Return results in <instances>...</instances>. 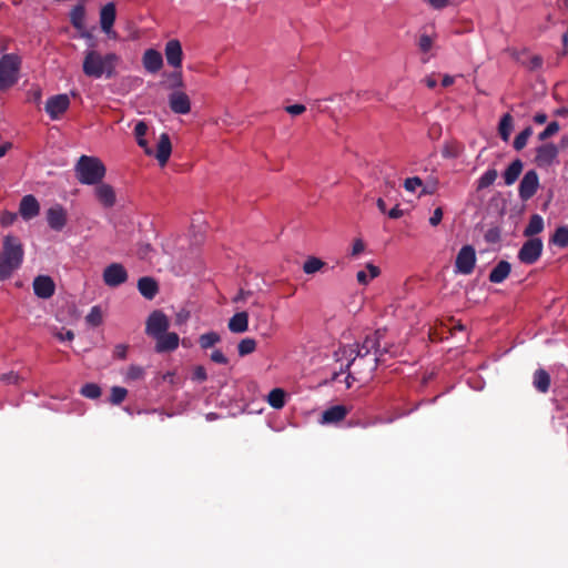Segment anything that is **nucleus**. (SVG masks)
<instances>
[{
    "mask_svg": "<svg viewBox=\"0 0 568 568\" xmlns=\"http://www.w3.org/2000/svg\"><path fill=\"white\" fill-rule=\"evenodd\" d=\"M385 333V329H376L368 334L361 344L343 346L335 353V355L338 356L342 354V356H352L356 354L357 356H361L362 359H365V367L356 368V373L362 374L374 372L377 368L378 363L384 361L385 355L395 356L397 353L393 344L384 343L382 345Z\"/></svg>",
    "mask_w": 568,
    "mask_h": 568,
    "instance_id": "f257e3e1",
    "label": "nucleus"
},
{
    "mask_svg": "<svg viewBox=\"0 0 568 568\" xmlns=\"http://www.w3.org/2000/svg\"><path fill=\"white\" fill-rule=\"evenodd\" d=\"M119 57L115 53L102 54L98 50L90 49L84 52L82 63L83 73L93 79L102 77L111 79L115 75V68Z\"/></svg>",
    "mask_w": 568,
    "mask_h": 568,
    "instance_id": "f03ea898",
    "label": "nucleus"
},
{
    "mask_svg": "<svg viewBox=\"0 0 568 568\" xmlns=\"http://www.w3.org/2000/svg\"><path fill=\"white\" fill-rule=\"evenodd\" d=\"M23 255L20 240L12 235L4 236L0 252V281L8 280L21 266Z\"/></svg>",
    "mask_w": 568,
    "mask_h": 568,
    "instance_id": "7ed1b4c3",
    "label": "nucleus"
},
{
    "mask_svg": "<svg viewBox=\"0 0 568 568\" xmlns=\"http://www.w3.org/2000/svg\"><path fill=\"white\" fill-rule=\"evenodd\" d=\"M149 126L144 121H139L134 126V136L140 148L146 155H154L161 166L165 165L172 152V144L168 133H162L156 144V152L149 146L145 135Z\"/></svg>",
    "mask_w": 568,
    "mask_h": 568,
    "instance_id": "20e7f679",
    "label": "nucleus"
},
{
    "mask_svg": "<svg viewBox=\"0 0 568 568\" xmlns=\"http://www.w3.org/2000/svg\"><path fill=\"white\" fill-rule=\"evenodd\" d=\"M78 181L84 185H95L102 182L106 168L97 156L81 155L74 166Z\"/></svg>",
    "mask_w": 568,
    "mask_h": 568,
    "instance_id": "39448f33",
    "label": "nucleus"
},
{
    "mask_svg": "<svg viewBox=\"0 0 568 568\" xmlns=\"http://www.w3.org/2000/svg\"><path fill=\"white\" fill-rule=\"evenodd\" d=\"M22 58L17 53H6L0 58V91H7L18 83Z\"/></svg>",
    "mask_w": 568,
    "mask_h": 568,
    "instance_id": "423d86ee",
    "label": "nucleus"
},
{
    "mask_svg": "<svg viewBox=\"0 0 568 568\" xmlns=\"http://www.w3.org/2000/svg\"><path fill=\"white\" fill-rule=\"evenodd\" d=\"M347 358V362L345 365H341L339 371L334 372L332 375V381L336 382L338 381L339 376L344 373H347L344 382L346 384V387L349 388L352 386L353 382H367L372 378L374 372H367V373H356V368L358 367H365V359L361 356H357L356 354L352 356H345Z\"/></svg>",
    "mask_w": 568,
    "mask_h": 568,
    "instance_id": "0eeeda50",
    "label": "nucleus"
},
{
    "mask_svg": "<svg viewBox=\"0 0 568 568\" xmlns=\"http://www.w3.org/2000/svg\"><path fill=\"white\" fill-rule=\"evenodd\" d=\"M542 251L544 244L541 239L531 237L524 242L518 251L517 257L520 263L532 265L541 257Z\"/></svg>",
    "mask_w": 568,
    "mask_h": 568,
    "instance_id": "6e6552de",
    "label": "nucleus"
},
{
    "mask_svg": "<svg viewBox=\"0 0 568 568\" xmlns=\"http://www.w3.org/2000/svg\"><path fill=\"white\" fill-rule=\"evenodd\" d=\"M476 251L471 245H464L455 260V273L469 275L476 265Z\"/></svg>",
    "mask_w": 568,
    "mask_h": 568,
    "instance_id": "1a4fd4ad",
    "label": "nucleus"
},
{
    "mask_svg": "<svg viewBox=\"0 0 568 568\" xmlns=\"http://www.w3.org/2000/svg\"><path fill=\"white\" fill-rule=\"evenodd\" d=\"M170 326L168 316L160 310L153 311L145 322L146 335L155 338L159 335L166 333Z\"/></svg>",
    "mask_w": 568,
    "mask_h": 568,
    "instance_id": "9d476101",
    "label": "nucleus"
},
{
    "mask_svg": "<svg viewBox=\"0 0 568 568\" xmlns=\"http://www.w3.org/2000/svg\"><path fill=\"white\" fill-rule=\"evenodd\" d=\"M103 282L109 287H118L128 281V272L120 263L108 265L102 274Z\"/></svg>",
    "mask_w": 568,
    "mask_h": 568,
    "instance_id": "9b49d317",
    "label": "nucleus"
},
{
    "mask_svg": "<svg viewBox=\"0 0 568 568\" xmlns=\"http://www.w3.org/2000/svg\"><path fill=\"white\" fill-rule=\"evenodd\" d=\"M539 187V176L535 170H529L525 173L518 187L519 197L523 201L531 199Z\"/></svg>",
    "mask_w": 568,
    "mask_h": 568,
    "instance_id": "f8f14e48",
    "label": "nucleus"
},
{
    "mask_svg": "<svg viewBox=\"0 0 568 568\" xmlns=\"http://www.w3.org/2000/svg\"><path fill=\"white\" fill-rule=\"evenodd\" d=\"M70 106V99L67 94H57L45 102V112L52 120L59 119Z\"/></svg>",
    "mask_w": 568,
    "mask_h": 568,
    "instance_id": "ddd939ff",
    "label": "nucleus"
},
{
    "mask_svg": "<svg viewBox=\"0 0 568 568\" xmlns=\"http://www.w3.org/2000/svg\"><path fill=\"white\" fill-rule=\"evenodd\" d=\"M558 152L554 143H544L536 149L535 163L539 168H548L556 161Z\"/></svg>",
    "mask_w": 568,
    "mask_h": 568,
    "instance_id": "4468645a",
    "label": "nucleus"
},
{
    "mask_svg": "<svg viewBox=\"0 0 568 568\" xmlns=\"http://www.w3.org/2000/svg\"><path fill=\"white\" fill-rule=\"evenodd\" d=\"M116 18L115 4L113 2H109L102 7L100 11V24L102 31L111 39L116 38L115 31L112 30Z\"/></svg>",
    "mask_w": 568,
    "mask_h": 568,
    "instance_id": "2eb2a0df",
    "label": "nucleus"
},
{
    "mask_svg": "<svg viewBox=\"0 0 568 568\" xmlns=\"http://www.w3.org/2000/svg\"><path fill=\"white\" fill-rule=\"evenodd\" d=\"M169 105L175 114H187L191 111L190 98L182 91H173L169 95Z\"/></svg>",
    "mask_w": 568,
    "mask_h": 568,
    "instance_id": "dca6fc26",
    "label": "nucleus"
},
{
    "mask_svg": "<svg viewBox=\"0 0 568 568\" xmlns=\"http://www.w3.org/2000/svg\"><path fill=\"white\" fill-rule=\"evenodd\" d=\"M164 54L169 65L175 69H180L182 67L183 51L179 40H169L165 44Z\"/></svg>",
    "mask_w": 568,
    "mask_h": 568,
    "instance_id": "f3484780",
    "label": "nucleus"
},
{
    "mask_svg": "<svg viewBox=\"0 0 568 568\" xmlns=\"http://www.w3.org/2000/svg\"><path fill=\"white\" fill-rule=\"evenodd\" d=\"M47 221L49 226L54 231H61L67 224V211L60 204H55L48 209Z\"/></svg>",
    "mask_w": 568,
    "mask_h": 568,
    "instance_id": "a211bd4d",
    "label": "nucleus"
},
{
    "mask_svg": "<svg viewBox=\"0 0 568 568\" xmlns=\"http://www.w3.org/2000/svg\"><path fill=\"white\" fill-rule=\"evenodd\" d=\"M53 280L47 275H39L33 281V292L40 298H50L54 294Z\"/></svg>",
    "mask_w": 568,
    "mask_h": 568,
    "instance_id": "6ab92c4d",
    "label": "nucleus"
},
{
    "mask_svg": "<svg viewBox=\"0 0 568 568\" xmlns=\"http://www.w3.org/2000/svg\"><path fill=\"white\" fill-rule=\"evenodd\" d=\"M40 204L36 196L29 194L24 195L19 205V214L23 220L29 221L39 215Z\"/></svg>",
    "mask_w": 568,
    "mask_h": 568,
    "instance_id": "aec40b11",
    "label": "nucleus"
},
{
    "mask_svg": "<svg viewBox=\"0 0 568 568\" xmlns=\"http://www.w3.org/2000/svg\"><path fill=\"white\" fill-rule=\"evenodd\" d=\"M155 352L156 353H166L172 352L179 346V335L176 333H164L155 337Z\"/></svg>",
    "mask_w": 568,
    "mask_h": 568,
    "instance_id": "412c9836",
    "label": "nucleus"
},
{
    "mask_svg": "<svg viewBox=\"0 0 568 568\" xmlns=\"http://www.w3.org/2000/svg\"><path fill=\"white\" fill-rule=\"evenodd\" d=\"M95 185L94 194L98 201L104 207H112L116 201L114 189L111 185L101 182Z\"/></svg>",
    "mask_w": 568,
    "mask_h": 568,
    "instance_id": "4be33fe9",
    "label": "nucleus"
},
{
    "mask_svg": "<svg viewBox=\"0 0 568 568\" xmlns=\"http://www.w3.org/2000/svg\"><path fill=\"white\" fill-rule=\"evenodd\" d=\"M348 414V408L344 405H335L325 409L322 414V424H336L342 422Z\"/></svg>",
    "mask_w": 568,
    "mask_h": 568,
    "instance_id": "5701e85b",
    "label": "nucleus"
},
{
    "mask_svg": "<svg viewBox=\"0 0 568 568\" xmlns=\"http://www.w3.org/2000/svg\"><path fill=\"white\" fill-rule=\"evenodd\" d=\"M163 65L162 54L154 50L148 49L143 54V67L151 73L158 72Z\"/></svg>",
    "mask_w": 568,
    "mask_h": 568,
    "instance_id": "b1692460",
    "label": "nucleus"
},
{
    "mask_svg": "<svg viewBox=\"0 0 568 568\" xmlns=\"http://www.w3.org/2000/svg\"><path fill=\"white\" fill-rule=\"evenodd\" d=\"M138 290L146 300H153L159 292V285L153 277L144 276L138 281Z\"/></svg>",
    "mask_w": 568,
    "mask_h": 568,
    "instance_id": "393cba45",
    "label": "nucleus"
},
{
    "mask_svg": "<svg viewBox=\"0 0 568 568\" xmlns=\"http://www.w3.org/2000/svg\"><path fill=\"white\" fill-rule=\"evenodd\" d=\"M511 264L508 261L501 260L489 273V281L494 284L503 283L510 274Z\"/></svg>",
    "mask_w": 568,
    "mask_h": 568,
    "instance_id": "a878e982",
    "label": "nucleus"
},
{
    "mask_svg": "<svg viewBox=\"0 0 568 568\" xmlns=\"http://www.w3.org/2000/svg\"><path fill=\"white\" fill-rule=\"evenodd\" d=\"M227 327L232 333L241 334L248 329V314L247 312L235 313L229 321Z\"/></svg>",
    "mask_w": 568,
    "mask_h": 568,
    "instance_id": "bb28decb",
    "label": "nucleus"
},
{
    "mask_svg": "<svg viewBox=\"0 0 568 568\" xmlns=\"http://www.w3.org/2000/svg\"><path fill=\"white\" fill-rule=\"evenodd\" d=\"M551 378L549 373L544 368H538L532 375V385L539 393H547L550 388Z\"/></svg>",
    "mask_w": 568,
    "mask_h": 568,
    "instance_id": "cd10ccee",
    "label": "nucleus"
},
{
    "mask_svg": "<svg viewBox=\"0 0 568 568\" xmlns=\"http://www.w3.org/2000/svg\"><path fill=\"white\" fill-rule=\"evenodd\" d=\"M523 168H524V164L519 159L513 161L503 174L505 184L506 185L514 184L517 181V179L519 178V175L523 171Z\"/></svg>",
    "mask_w": 568,
    "mask_h": 568,
    "instance_id": "c85d7f7f",
    "label": "nucleus"
},
{
    "mask_svg": "<svg viewBox=\"0 0 568 568\" xmlns=\"http://www.w3.org/2000/svg\"><path fill=\"white\" fill-rule=\"evenodd\" d=\"M544 219L539 214H532L524 230V236L534 237L544 231Z\"/></svg>",
    "mask_w": 568,
    "mask_h": 568,
    "instance_id": "c756f323",
    "label": "nucleus"
},
{
    "mask_svg": "<svg viewBox=\"0 0 568 568\" xmlns=\"http://www.w3.org/2000/svg\"><path fill=\"white\" fill-rule=\"evenodd\" d=\"M286 393L282 388H273L267 395V403L275 409H281L285 406Z\"/></svg>",
    "mask_w": 568,
    "mask_h": 568,
    "instance_id": "7c9ffc66",
    "label": "nucleus"
},
{
    "mask_svg": "<svg viewBox=\"0 0 568 568\" xmlns=\"http://www.w3.org/2000/svg\"><path fill=\"white\" fill-rule=\"evenodd\" d=\"M513 130V116L506 113L501 116L498 125V133L503 141L507 142Z\"/></svg>",
    "mask_w": 568,
    "mask_h": 568,
    "instance_id": "2f4dec72",
    "label": "nucleus"
},
{
    "mask_svg": "<svg viewBox=\"0 0 568 568\" xmlns=\"http://www.w3.org/2000/svg\"><path fill=\"white\" fill-rule=\"evenodd\" d=\"M84 18L85 9L82 4L75 6L70 12L71 24L78 30H82L84 28Z\"/></svg>",
    "mask_w": 568,
    "mask_h": 568,
    "instance_id": "473e14b6",
    "label": "nucleus"
},
{
    "mask_svg": "<svg viewBox=\"0 0 568 568\" xmlns=\"http://www.w3.org/2000/svg\"><path fill=\"white\" fill-rule=\"evenodd\" d=\"M550 242L559 247L568 246V225L556 229Z\"/></svg>",
    "mask_w": 568,
    "mask_h": 568,
    "instance_id": "72a5a7b5",
    "label": "nucleus"
},
{
    "mask_svg": "<svg viewBox=\"0 0 568 568\" xmlns=\"http://www.w3.org/2000/svg\"><path fill=\"white\" fill-rule=\"evenodd\" d=\"M498 176V172L495 169L487 170L477 181V189L483 190L494 184Z\"/></svg>",
    "mask_w": 568,
    "mask_h": 568,
    "instance_id": "f704fd0d",
    "label": "nucleus"
},
{
    "mask_svg": "<svg viewBox=\"0 0 568 568\" xmlns=\"http://www.w3.org/2000/svg\"><path fill=\"white\" fill-rule=\"evenodd\" d=\"M221 341V336L216 332L204 333L199 338V344L203 349H207Z\"/></svg>",
    "mask_w": 568,
    "mask_h": 568,
    "instance_id": "c9c22d12",
    "label": "nucleus"
},
{
    "mask_svg": "<svg viewBox=\"0 0 568 568\" xmlns=\"http://www.w3.org/2000/svg\"><path fill=\"white\" fill-rule=\"evenodd\" d=\"M256 349V341L251 337L243 338L237 345L240 356L252 354Z\"/></svg>",
    "mask_w": 568,
    "mask_h": 568,
    "instance_id": "e433bc0d",
    "label": "nucleus"
},
{
    "mask_svg": "<svg viewBox=\"0 0 568 568\" xmlns=\"http://www.w3.org/2000/svg\"><path fill=\"white\" fill-rule=\"evenodd\" d=\"M532 134V128L527 126L525 128L514 140V149L516 151L523 150L527 145L528 139Z\"/></svg>",
    "mask_w": 568,
    "mask_h": 568,
    "instance_id": "4c0bfd02",
    "label": "nucleus"
},
{
    "mask_svg": "<svg viewBox=\"0 0 568 568\" xmlns=\"http://www.w3.org/2000/svg\"><path fill=\"white\" fill-rule=\"evenodd\" d=\"M80 394L87 398L97 399L101 396V388L98 384L88 383L81 387Z\"/></svg>",
    "mask_w": 568,
    "mask_h": 568,
    "instance_id": "58836bf2",
    "label": "nucleus"
},
{
    "mask_svg": "<svg viewBox=\"0 0 568 568\" xmlns=\"http://www.w3.org/2000/svg\"><path fill=\"white\" fill-rule=\"evenodd\" d=\"M324 265L325 263L322 260L317 257H308L303 265V271L306 274H314L318 272Z\"/></svg>",
    "mask_w": 568,
    "mask_h": 568,
    "instance_id": "ea45409f",
    "label": "nucleus"
},
{
    "mask_svg": "<svg viewBox=\"0 0 568 568\" xmlns=\"http://www.w3.org/2000/svg\"><path fill=\"white\" fill-rule=\"evenodd\" d=\"M85 321L91 326H99L102 323V311L100 306H93L89 314L85 316Z\"/></svg>",
    "mask_w": 568,
    "mask_h": 568,
    "instance_id": "a19ab883",
    "label": "nucleus"
},
{
    "mask_svg": "<svg viewBox=\"0 0 568 568\" xmlns=\"http://www.w3.org/2000/svg\"><path fill=\"white\" fill-rule=\"evenodd\" d=\"M126 395H128V390L124 387L113 386L111 388L110 402L113 405H120L125 399Z\"/></svg>",
    "mask_w": 568,
    "mask_h": 568,
    "instance_id": "79ce46f5",
    "label": "nucleus"
},
{
    "mask_svg": "<svg viewBox=\"0 0 568 568\" xmlns=\"http://www.w3.org/2000/svg\"><path fill=\"white\" fill-rule=\"evenodd\" d=\"M144 375H145V372L142 366L130 365L126 371L125 379L126 381H139V379H142L144 377Z\"/></svg>",
    "mask_w": 568,
    "mask_h": 568,
    "instance_id": "37998d69",
    "label": "nucleus"
},
{
    "mask_svg": "<svg viewBox=\"0 0 568 568\" xmlns=\"http://www.w3.org/2000/svg\"><path fill=\"white\" fill-rule=\"evenodd\" d=\"M560 126L557 121L550 122L544 131L538 134L539 141H546L550 136L555 135L559 131Z\"/></svg>",
    "mask_w": 568,
    "mask_h": 568,
    "instance_id": "c03bdc74",
    "label": "nucleus"
},
{
    "mask_svg": "<svg viewBox=\"0 0 568 568\" xmlns=\"http://www.w3.org/2000/svg\"><path fill=\"white\" fill-rule=\"evenodd\" d=\"M256 328L262 331V334L264 336L271 335L272 328H271V324H270V321L266 315H264V314L257 315Z\"/></svg>",
    "mask_w": 568,
    "mask_h": 568,
    "instance_id": "a18cd8bd",
    "label": "nucleus"
},
{
    "mask_svg": "<svg viewBox=\"0 0 568 568\" xmlns=\"http://www.w3.org/2000/svg\"><path fill=\"white\" fill-rule=\"evenodd\" d=\"M423 185V181L418 176L407 178L404 182V187L408 192H414L417 187Z\"/></svg>",
    "mask_w": 568,
    "mask_h": 568,
    "instance_id": "49530a36",
    "label": "nucleus"
},
{
    "mask_svg": "<svg viewBox=\"0 0 568 568\" xmlns=\"http://www.w3.org/2000/svg\"><path fill=\"white\" fill-rule=\"evenodd\" d=\"M433 38L427 34H422L418 41V48L422 52H428L433 47Z\"/></svg>",
    "mask_w": 568,
    "mask_h": 568,
    "instance_id": "de8ad7c7",
    "label": "nucleus"
},
{
    "mask_svg": "<svg viewBox=\"0 0 568 568\" xmlns=\"http://www.w3.org/2000/svg\"><path fill=\"white\" fill-rule=\"evenodd\" d=\"M442 155L446 159L457 158L459 155V150L454 144H446L442 151Z\"/></svg>",
    "mask_w": 568,
    "mask_h": 568,
    "instance_id": "09e8293b",
    "label": "nucleus"
},
{
    "mask_svg": "<svg viewBox=\"0 0 568 568\" xmlns=\"http://www.w3.org/2000/svg\"><path fill=\"white\" fill-rule=\"evenodd\" d=\"M17 217V213L4 211L1 214L0 222L3 226H9L16 222Z\"/></svg>",
    "mask_w": 568,
    "mask_h": 568,
    "instance_id": "8fccbe9b",
    "label": "nucleus"
},
{
    "mask_svg": "<svg viewBox=\"0 0 568 568\" xmlns=\"http://www.w3.org/2000/svg\"><path fill=\"white\" fill-rule=\"evenodd\" d=\"M192 378L196 382H205L207 379L206 369L202 365L195 366Z\"/></svg>",
    "mask_w": 568,
    "mask_h": 568,
    "instance_id": "3c124183",
    "label": "nucleus"
},
{
    "mask_svg": "<svg viewBox=\"0 0 568 568\" xmlns=\"http://www.w3.org/2000/svg\"><path fill=\"white\" fill-rule=\"evenodd\" d=\"M129 346L126 344H118L114 347L113 356L119 359H125L128 356Z\"/></svg>",
    "mask_w": 568,
    "mask_h": 568,
    "instance_id": "603ef678",
    "label": "nucleus"
},
{
    "mask_svg": "<svg viewBox=\"0 0 568 568\" xmlns=\"http://www.w3.org/2000/svg\"><path fill=\"white\" fill-rule=\"evenodd\" d=\"M211 359L214 363L222 364V365H226L229 363L227 357L223 354V352L221 349H215L214 352H212Z\"/></svg>",
    "mask_w": 568,
    "mask_h": 568,
    "instance_id": "864d4df0",
    "label": "nucleus"
},
{
    "mask_svg": "<svg viewBox=\"0 0 568 568\" xmlns=\"http://www.w3.org/2000/svg\"><path fill=\"white\" fill-rule=\"evenodd\" d=\"M443 220V209L437 207L434 210L433 215L429 219V223L432 226H437Z\"/></svg>",
    "mask_w": 568,
    "mask_h": 568,
    "instance_id": "5fc2aeb1",
    "label": "nucleus"
},
{
    "mask_svg": "<svg viewBox=\"0 0 568 568\" xmlns=\"http://www.w3.org/2000/svg\"><path fill=\"white\" fill-rule=\"evenodd\" d=\"M286 112L292 115H300L305 112L306 108L304 104H292L285 108Z\"/></svg>",
    "mask_w": 568,
    "mask_h": 568,
    "instance_id": "6e6d98bb",
    "label": "nucleus"
},
{
    "mask_svg": "<svg viewBox=\"0 0 568 568\" xmlns=\"http://www.w3.org/2000/svg\"><path fill=\"white\" fill-rule=\"evenodd\" d=\"M19 379V375L14 372H10L1 376V381H3L7 384H18Z\"/></svg>",
    "mask_w": 568,
    "mask_h": 568,
    "instance_id": "4d7b16f0",
    "label": "nucleus"
},
{
    "mask_svg": "<svg viewBox=\"0 0 568 568\" xmlns=\"http://www.w3.org/2000/svg\"><path fill=\"white\" fill-rule=\"evenodd\" d=\"M364 242L361 239L355 240L352 247V256L358 255L364 251Z\"/></svg>",
    "mask_w": 568,
    "mask_h": 568,
    "instance_id": "13d9d810",
    "label": "nucleus"
},
{
    "mask_svg": "<svg viewBox=\"0 0 568 568\" xmlns=\"http://www.w3.org/2000/svg\"><path fill=\"white\" fill-rule=\"evenodd\" d=\"M251 295H252L251 291L240 290L237 295L233 298V302H235V303L244 302Z\"/></svg>",
    "mask_w": 568,
    "mask_h": 568,
    "instance_id": "bf43d9fd",
    "label": "nucleus"
},
{
    "mask_svg": "<svg viewBox=\"0 0 568 568\" xmlns=\"http://www.w3.org/2000/svg\"><path fill=\"white\" fill-rule=\"evenodd\" d=\"M387 214L389 219H399L403 216L404 212L399 209L398 205H396L390 211H388Z\"/></svg>",
    "mask_w": 568,
    "mask_h": 568,
    "instance_id": "052dcab7",
    "label": "nucleus"
},
{
    "mask_svg": "<svg viewBox=\"0 0 568 568\" xmlns=\"http://www.w3.org/2000/svg\"><path fill=\"white\" fill-rule=\"evenodd\" d=\"M357 282L362 285H367L369 282V278L365 271H358L356 274Z\"/></svg>",
    "mask_w": 568,
    "mask_h": 568,
    "instance_id": "680f3d73",
    "label": "nucleus"
},
{
    "mask_svg": "<svg viewBox=\"0 0 568 568\" xmlns=\"http://www.w3.org/2000/svg\"><path fill=\"white\" fill-rule=\"evenodd\" d=\"M171 78L173 79V84L172 87H178V88H181L183 87V80H182V74L181 72H174L172 73Z\"/></svg>",
    "mask_w": 568,
    "mask_h": 568,
    "instance_id": "e2e57ef3",
    "label": "nucleus"
},
{
    "mask_svg": "<svg viewBox=\"0 0 568 568\" xmlns=\"http://www.w3.org/2000/svg\"><path fill=\"white\" fill-rule=\"evenodd\" d=\"M366 268L368 270L369 272V278L373 280L375 277H377L379 275V268L375 265H373L372 263H368L366 265Z\"/></svg>",
    "mask_w": 568,
    "mask_h": 568,
    "instance_id": "0e129e2a",
    "label": "nucleus"
},
{
    "mask_svg": "<svg viewBox=\"0 0 568 568\" xmlns=\"http://www.w3.org/2000/svg\"><path fill=\"white\" fill-rule=\"evenodd\" d=\"M428 2L435 9H443L448 4V0H428Z\"/></svg>",
    "mask_w": 568,
    "mask_h": 568,
    "instance_id": "69168bd1",
    "label": "nucleus"
},
{
    "mask_svg": "<svg viewBox=\"0 0 568 568\" xmlns=\"http://www.w3.org/2000/svg\"><path fill=\"white\" fill-rule=\"evenodd\" d=\"M55 336L60 339V341H72L74 338V333L72 331H67L64 334L62 333H57Z\"/></svg>",
    "mask_w": 568,
    "mask_h": 568,
    "instance_id": "338daca9",
    "label": "nucleus"
},
{
    "mask_svg": "<svg viewBox=\"0 0 568 568\" xmlns=\"http://www.w3.org/2000/svg\"><path fill=\"white\" fill-rule=\"evenodd\" d=\"M547 119H548V116H547V114H546V113H544V112H539V113H536V114L534 115V122H535V123H537V124H544V123H546V122H547Z\"/></svg>",
    "mask_w": 568,
    "mask_h": 568,
    "instance_id": "774afa93",
    "label": "nucleus"
}]
</instances>
